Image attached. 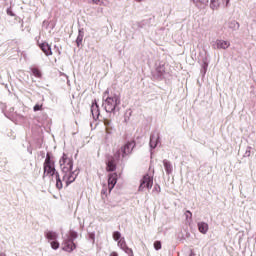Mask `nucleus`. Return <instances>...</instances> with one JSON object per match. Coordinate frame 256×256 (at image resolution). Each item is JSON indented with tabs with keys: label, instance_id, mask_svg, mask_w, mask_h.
<instances>
[{
	"label": "nucleus",
	"instance_id": "obj_1",
	"mask_svg": "<svg viewBox=\"0 0 256 256\" xmlns=\"http://www.w3.org/2000/svg\"><path fill=\"white\" fill-rule=\"evenodd\" d=\"M60 167L62 171V181L59 173L55 169V161L51 159L49 154L46 155L44 162V177H51L52 181L56 182L57 189H63V183L66 187H69L79 175L77 169L73 168V159L69 158L67 154H63L60 159Z\"/></svg>",
	"mask_w": 256,
	"mask_h": 256
},
{
	"label": "nucleus",
	"instance_id": "obj_2",
	"mask_svg": "<svg viewBox=\"0 0 256 256\" xmlns=\"http://www.w3.org/2000/svg\"><path fill=\"white\" fill-rule=\"evenodd\" d=\"M103 99V107L106 113H113L115 109H117V107L121 105V97H119V95L117 94L109 95V91H106L104 93Z\"/></svg>",
	"mask_w": 256,
	"mask_h": 256
},
{
	"label": "nucleus",
	"instance_id": "obj_3",
	"mask_svg": "<svg viewBox=\"0 0 256 256\" xmlns=\"http://www.w3.org/2000/svg\"><path fill=\"white\" fill-rule=\"evenodd\" d=\"M133 149H135V142H127L120 149L114 151V158L116 160L125 159V157H129L133 153Z\"/></svg>",
	"mask_w": 256,
	"mask_h": 256
},
{
	"label": "nucleus",
	"instance_id": "obj_4",
	"mask_svg": "<svg viewBox=\"0 0 256 256\" xmlns=\"http://www.w3.org/2000/svg\"><path fill=\"white\" fill-rule=\"evenodd\" d=\"M45 239H47V242L49 243L51 249L53 251H57L59 247H61V244L59 243V233L53 231V230H47L44 233Z\"/></svg>",
	"mask_w": 256,
	"mask_h": 256
},
{
	"label": "nucleus",
	"instance_id": "obj_5",
	"mask_svg": "<svg viewBox=\"0 0 256 256\" xmlns=\"http://www.w3.org/2000/svg\"><path fill=\"white\" fill-rule=\"evenodd\" d=\"M153 187V174H146L143 176L139 191H143V189H151Z\"/></svg>",
	"mask_w": 256,
	"mask_h": 256
},
{
	"label": "nucleus",
	"instance_id": "obj_6",
	"mask_svg": "<svg viewBox=\"0 0 256 256\" xmlns=\"http://www.w3.org/2000/svg\"><path fill=\"white\" fill-rule=\"evenodd\" d=\"M77 246H75V242H73L72 239L69 238V236L63 238L62 242V249L63 251H66L67 253H72V251H75Z\"/></svg>",
	"mask_w": 256,
	"mask_h": 256
},
{
	"label": "nucleus",
	"instance_id": "obj_7",
	"mask_svg": "<svg viewBox=\"0 0 256 256\" xmlns=\"http://www.w3.org/2000/svg\"><path fill=\"white\" fill-rule=\"evenodd\" d=\"M231 0H210V8L213 9V11H217L218 9L229 7V3Z\"/></svg>",
	"mask_w": 256,
	"mask_h": 256
},
{
	"label": "nucleus",
	"instance_id": "obj_8",
	"mask_svg": "<svg viewBox=\"0 0 256 256\" xmlns=\"http://www.w3.org/2000/svg\"><path fill=\"white\" fill-rule=\"evenodd\" d=\"M214 49L227 50L231 47V42L229 40L217 39L212 43Z\"/></svg>",
	"mask_w": 256,
	"mask_h": 256
},
{
	"label": "nucleus",
	"instance_id": "obj_9",
	"mask_svg": "<svg viewBox=\"0 0 256 256\" xmlns=\"http://www.w3.org/2000/svg\"><path fill=\"white\" fill-rule=\"evenodd\" d=\"M118 247L122 249L127 255L133 256V250L129 247H127V242H125V238H121L118 242Z\"/></svg>",
	"mask_w": 256,
	"mask_h": 256
},
{
	"label": "nucleus",
	"instance_id": "obj_10",
	"mask_svg": "<svg viewBox=\"0 0 256 256\" xmlns=\"http://www.w3.org/2000/svg\"><path fill=\"white\" fill-rule=\"evenodd\" d=\"M115 185H117V173H112L108 176L109 193L115 189Z\"/></svg>",
	"mask_w": 256,
	"mask_h": 256
},
{
	"label": "nucleus",
	"instance_id": "obj_11",
	"mask_svg": "<svg viewBox=\"0 0 256 256\" xmlns=\"http://www.w3.org/2000/svg\"><path fill=\"white\" fill-rule=\"evenodd\" d=\"M41 51L46 55V57H51L53 55V50H51V45L47 42L39 43Z\"/></svg>",
	"mask_w": 256,
	"mask_h": 256
},
{
	"label": "nucleus",
	"instance_id": "obj_12",
	"mask_svg": "<svg viewBox=\"0 0 256 256\" xmlns=\"http://www.w3.org/2000/svg\"><path fill=\"white\" fill-rule=\"evenodd\" d=\"M91 113L93 119L97 121L99 119V116L101 115V112L99 111V105L97 104V101H94L91 105Z\"/></svg>",
	"mask_w": 256,
	"mask_h": 256
},
{
	"label": "nucleus",
	"instance_id": "obj_13",
	"mask_svg": "<svg viewBox=\"0 0 256 256\" xmlns=\"http://www.w3.org/2000/svg\"><path fill=\"white\" fill-rule=\"evenodd\" d=\"M198 231L202 233V235H207L209 231V224L207 222H198Z\"/></svg>",
	"mask_w": 256,
	"mask_h": 256
},
{
	"label": "nucleus",
	"instance_id": "obj_14",
	"mask_svg": "<svg viewBox=\"0 0 256 256\" xmlns=\"http://www.w3.org/2000/svg\"><path fill=\"white\" fill-rule=\"evenodd\" d=\"M192 2L198 9H205L209 5V0H192Z\"/></svg>",
	"mask_w": 256,
	"mask_h": 256
},
{
	"label": "nucleus",
	"instance_id": "obj_15",
	"mask_svg": "<svg viewBox=\"0 0 256 256\" xmlns=\"http://www.w3.org/2000/svg\"><path fill=\"white\" fill-rule=\"evenodd\" d=\"M117 169V164L113 158H109L106 163V171H115Z\"/></svg>",
	"mask_w": 256,
	"mask_h": 256
},
{
	"label": "nucleus",
	"instance_id": "obj_16",
	"mask_svg": "<svg viewBox=\"0 0 256 256\" xmlns=\"http://www.w3.org/2000/svg\"><path fill=\"white\" fill-rule=\"evenodd\" d=\"M163 166L167 175H171V173H173V164H171L169 160H163Z\"/></svg>",
	"mask_w": 256,
	"mask_h": 256
},
{
	"label": "nucleus",
	"instance_id": "obj_17",
	"mask_svg": "<svg viewBox=\"0 0 256 256\" xmlns=\"http://www.w3.org/2000/svg\"><path fill=\"white\" fill-rule=\"evenodd\" d=\"M159 145V137L152 136L150 138V147L151 149H155Z\"/></svg>",
	"mask_w": 256,
	"mask_h": 256
},
{
	"label": "nucleus",
	"instance_id": "obj_18",
	"mask_svg": "<svg viewBox=\"0 0 256 256\" xmlns=\"http://www.w3.org/2000/svg\"><path fill=\"white\" fill-rule=\"evenodd\" d=\"M228 27H229V29H232V31H237L239 29L240 25H239V22L233 20V21L229 22Z\"/></svg>",
	"mask_w": 256,
	"mask_h": 256
},
{
	"label": "nucleus",
	"instance_id": "obj_19",
	"mask_svg": "<svg viewBox=\"0 0 256 256\" xmlns=\"http://www.w3.org/2000/svg\"><path fill=\"white\" fill-rule=\"evenodd\" d=\"M83 37H84L83 31L79 30L78 36H77V39H76V43H77L78 47H79V45H81V43H83Z\"/></svg>",
	"mask_w": 256,
	"mask_h": 256
},
{
	"label": "nucleus",
	"instance_id": "obj_20",
	"mask_svg": "<svg viewBox=\"0 0 256 256\" xmlns=\"http://www.w3.org/2000/svg\"><path fill=\"white\" fill-rule=\"evenodd\" d=\"M77 236V232H75L74 230H70L68 234H66L64 237H69V239L75 241V239H77Z\"/></svg>",
	"mask_w": 256,
	"mask_h": 256
},
{
	"label": "nucleus",
	"instance_id": "obj_21",
	"mask_svg": "<svg viewBox=\"0 0 256 256\" xmlns=\"http://www.w3.org/2000/svg\"><path fill=\"white\" fill-rule=\"evenodd\" d=\"M32 74L34 75V77H38L41 78V70H39V68H31Z\"/></svg>",
	"mask_w": 256,
	"mask_h": 256
},
{
	"label": "nucleus",
	"instance_id": "obj_22",
	"mask_svg": "<svg viewBox=\"0 0 256 256\" xmlns=\"http://www.w3.org/2000/svg\"><path fill=\"white\" fill-rule=\"evenodd\" d=\"M113 239L114 241H117V242L121 241V239H123V237H121V232L115 231L113 233Z\"/></svg>",
	"mask_w": 256,
	"mask_h": 256
},
{
	"label": "nucleus",
	"instance_id": "obj_23",
	"mask_svg": "<svg viewBox=\"0 0 256 256\" xmlns=\"http://www.w3.org/2000/svg\"><path fill=\"white\" fill-rule=\"evenodd\" d=\"M185 218H186V221H191L193 219V213H191V211L187 210L185 212Z\"/></svg>",
	"mask_w": 256,
	"mask_h": 256
},
{
	"label": "nucleus",
	"instance_id": "obj_24",
	"mask_svg": "<svg viewBox=\"0 0 256 256\" xmlns=\"http://www.w3.org/2000/svg\"><path fill=\"white\" fill-rule=\"evenodd\" d=\"M153 193H156L157 195H159V193H161V186H159L158 184H155L153 188Z\"/></svg>",
	"mask_w": 256,
	"mask_h": 256
},
{
	"label": "nucleus",
	"instance_id": "obj_25",
	"mask_svg": "<svg viewBox=\"0 0 256 256\" xmlns=\"http://www.w3.org/2000/svg\"><path fill=\"white\" fill-rule=\"evenodd\" d=\"M244 157H251V146H248L246 148V151L244 153Z\"/></svg>",
	"mask_w": 256,
	"mask_h": 256
},
{
	"label": "nucleus",
	"instance_id": "obj_26",
	"mask_svg": "<svg viewBox=\"0 0 256 256\" xmlns=\"http://www.w3.org/2000/svg\"><path fill=\"white\" fill-rule=\"evenodd\" d=\"M154 249L156 251H159V249H161V241L154 242Z\"/></svg>",
	"mask_w": 256,
	"mask_h": 256
},
{
	"label": "nucleus",
	"instance_id": "obj_27",
	"mask_svg": "<svg viewBox=\"0 0 256 256\" xmlns=\"http://www.w3.org/2000/svg\"><path fill=\"white\" fill-rule=\"evenodd\" d=\"M93 5H103L102 0H92Z\"/></svg>",
	"mask_w": 256,
	"mask_h": 256
},
{
	"label": "nucleus",
	"instance_id": "obj_28",
	"mask_svg": "<svg viewBox=\"0 0 256 256\" xmlns=\"http://www.w3.org/2000/svg\"><path fill=\"white\" fill-rule=\"evenodd\" d=\"M42 108H43V105L36 104L33 109L34 111H41Z\"/></svg>",
	"mask_w": 256,
	"mask_h": 256
},
{
	"label": "nucleus",
	"instance_id": "obj_29",
	"mask_svg": "<svg viewBox=\"0 0 256 256\" xmlns=\"http://www.w3.org/2000/svg\"><path fill=\"white\" fill-rule=\"evenodd\" d=\"M7 14L10 15L11 17L14 16L13 12H11V10H9V9L7 10Z\"/></svg>",
	"mask_w": 256,
	"mask_h": 256
},
{
	"label": "nucleus",
	"instance_id": "obj_30",
	"mask_svg": "<svg viewBox=\"0 0 256 256\" xmlns=\"http://www.w3.org/2000/svg\"><path fill=\"white\" fill-rule=\"evenodd\" d=\"M110 256H119V255L117 254V252H112V253L110 254Z\"/></svg>",
	"mask_w": 256,
	"mask_h": 256
},
{
	"label": "nucleus",
	"instance_id": "obj_31",
	"mask_svg": "<svg viewBox=\"0 0 256 256\" xmlns=\"http://www.w3.org/2000/svg\"><path fill=\"white\" fill-rule=\"evenodd\" d=\"M102 193L105 195V193H107V190H106V189H103V190H102Z\"/></svg>",
	"mask_w": 256,
	"mask_h": 256
},
{
	"label": "nucleus",
	"instance_id": "obj_32",
	"mask_svg": "<svg viewBox=\"0 0 256 256\" xmlns=\"http://www.w3.org/2000/svg\"><path fill=\"white\" fill-rule=\"evenodd\" d=\"M135 1H137L138 3H141V1H145V0H135Z\"/></svg>",
	"mask_w": 256,
	"mask_h": 256
},
{
	"label": "nucleus",
	"instance_id": "obj_33",
	"mask_svg": "<svg viewBox=\"0 0 256 256\" xmlns=\"http://www.w3.org/2000/svg\"><path fill=\"white\" fill-rule=\"evenodd\" d=\"M193 255H194L193 252H191L190 256H193Z\"/></svg>",
	"mask_w": 256,
	"mask_h": 256
}]
</instances>
